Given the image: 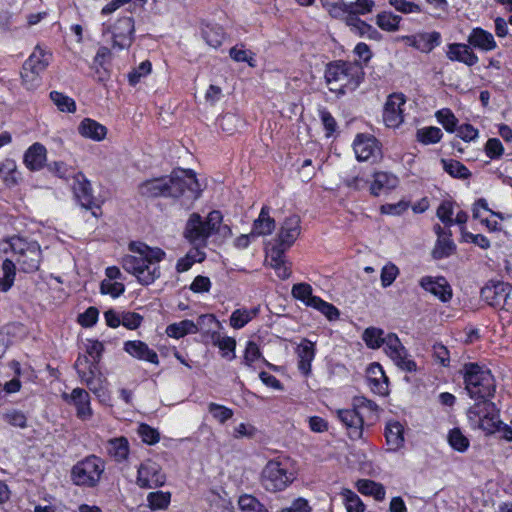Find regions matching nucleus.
<instances>
[{
    "label": "nucleus",
    "mask_w": 512,
    "mask_h": 512,
    "mask_svg": "<svg viewBox=\"0 0 512 512\" xmlns=\"http://www.w3.org/2000/svg\"><path fill=\"white\" fill-rule=\"evenodd\" d=\"M130 254L122 259L125 271L135 276L142 285H150L161 275L159 263L166 253L158 247H150L142 242L129 244Z\"/></svg>",
    "instance_id": "nucleus-1"
},
{
    "label": "nucleus",
    "mask_w": 512,
    "mask_h": 512,
    "mask_svg": "<svg viewBox=\"0 0 512 512\" xmlns=\"http://www.w3.org/2000/svg\"><path fill=\"white\" fill-rule=\"evenodd\" d=\"M362 339L371 349H378L384 345V351L387 356L401 370L406 372L416 371V363L410 358L406 348L402 345L396 334L389 333L384 336L382 329L369 327L363 332Z\"/></svg>",
    "instance_id": "nucleus-2"
},
{
    "label": "nucleus",
    "mask_w": 512,
    "mask_h": 512,
    "mask_svg": "<svg viewBox=\"0 0 512 512\" xmlns=\"http://www.w3.org/2000/svg\"><path fill=\"white\" fill-rule=\"evenodd\" d=\"M465 389L474 401L491 400L496 383L491 371L475 363L465 364L462 370Z\"/></svg>",
    "instance_id": "nucleus-3"
},
{
    "label": "nucleus",
    "mask_w": 512,
    "mask_h": 512,
    "mask_svg": "<svg viewBox=\"0 0 512 512\" xmlns=\"http://www.w3.org/2000/svg\"><path fill=\"white\" fill-rule=\"evenodd\" d=\"M363 70L357 63L336 61L325 71L326 83L332 92L343 94L345 89L354 90L361 82Z\"/></svg>",
    "instance_id": "nucleus-4"
},
{
    "label": "nucleus",
    "mask_w": 512,
    "mask_h": 512,
    "mask_svg": "<svg viewBox=\"0 0 512 512\" xmlns=\"http://www.w3.org/2000/svg\"><path fill=\"white\" fill-rule=\"evenodd\" d=\"M466 418L470 428L481 431L486 436L497 433L500 419V409L491 400L475 401L466 411Z\"/></svg>",
    "instance_id": "nucleus-5"
},
{
    "label": "nucleus",
    "mask_w": 512,
    "mask_h": 512,
    "mask_svg": "<svg viewBox=\"0 0 512 512\" xmlns=\"http://www.w3.org/2000/svg\"><path fill=\"white\" fill-rule=\"evenodd\" d=\"M222 222V214L219 211H211L204 221L198 213H193L187 220L184 237L193 246L204 247L209 236L217 231Z\"/></svg>",
    "instance_id": "nucleus-6"
},
{
    "label": "nucleus",
    "mask_w": 512,
    "mask_h": 512,
    "mask_svg": "<svg viewBox=\"0 0 512 512\" xmlns=\"http://www.w3.org/2000/svg\"><path fill=\"white\" fill-rule=\"evenodd\" d=\"M8 248L16 256V261L24 272L38 270L41 262V250L37 242H28L21 237H12L2 244L1 250L7 252Z\"/></svg>",
    "instance_id": "nucleus-7"
},
{
    "label": "nucleus",
    "mask_w": 512,
    "mask_h": 512,
    "mask_svg": "<svg viewBox=\"0 0 512 512\" xmlns=\"http://www.w3.org/2000/svg\"><path fill=\"white\" fill-rule=\"evenodd\" d=\"M166 179L172 180L167 187L171 190V193H167L168 197H183L186 202L192 203L200 196V185L192 170H175Z\"/></svg>",
    "instance_id": "nucleus-8"
},
{
    "label": "nucleus",
    "mask_w": 512,
    "mask_h": 512,
    "mask_svg": "<svg viewBox=\"0 0 512 512\" xmlns=\"http://www.w3.org/2000/svg\"><path fill=\"white\" fill-rule=\"evenodd\" d=\"M51 57V53L40 45L34 48L21 71L22 82L27 89H34L40 84V75L48 67Z\"/></svg>",
    "instance_id": "nucleus-9"
},
{
    "label": "nucleus",
    "mask_w": 512,
    "mask_h": 512,
    "mask_svg": "<svg viewBox=\"0 0 512 512\" xmlns=\"http://www.w3.org/2000/svg\"><path fill=\"white\" fill-rule=\"evenodd\" d=\"M105 467L96 456H89L78 462L72 469V479L76 485L95 486L100 480Z\"/></svg>",
    "instance_id": "nucleus-10"
},
{
    "label": "nucleus",
    "mask_w": 512,
    "mask_h": 512,
    "mask_svg": "<svg viewBox=\"0 0 512 512\" xmlns=\"http://www.w3.org/2000/svg\"><path fill=\"white\" fill-rule=\"evenodd\" d=\"M293 479V474L288 472L283 463L269 461L262 471L261 483L267 491L278 492L287 488Z\"/></svg>",
    "instance_id": "nucleus-11"
},
{
    "label": "nucleus",
    "mask_w": 512,
    "mask_h": 512,
    "mask_svg": "<svg viewBox=\"0 0 512 512\" xmlns=\"http://www.w3.org/2000/svg\"><path fill=\"white\" fill-rule=\"evenodd\" d=\"M482 299L490 306L512 312V286L505 282H489L481 290Z\"/></svg>",
    "instance_id": "nucleus-12"
},
{
    "label": "nucleus",
    "mask_w": 512,
    "mask_h": 512,
    "mask_svg": "<svg viewBox=\"0 0 512 512\" xmlns=\"http://www.w3.org/2000/svg\"><path fill=\"white\" fill-rule=\"evenodd\" d=\"M166 476L161 466L148 459L142 462L137 471L136 483L140 488H158L164 485Z\"/></svg>",
    "instance_id": "nucleus-13"
},
{
    "label": "nucleus",
    "mask_w": 512,
    "mask_h": 512,
    "mask_svg": "<svg viewBox=\"0 0 512 512\" xmlns=\"http://www.w3.org/2000/svg\"><path fill=\"white\" fill-rule=\"evenodd\" d=\"M353 150L358 161L377 162L382 157L378 140L369 134H358L353 142Z\"/></svg>",
    "instance_id": "nucleus-14"
},
{
    "label": "nucleus",
    "mask_w": 512,
    "mask_h": 512,
    "mask_svg": "<svg viewBox=\"0 0 512 512\" xmlns=\"http://www.w3.org/2000/svg\"><path fill=\"white\" fill-rule=\"evenodd\" d=\"M134 20L131 17H123L111 27L113 47L119 50L131 46L134 34Z\"/></svg>",
    "instance_id": "nucleus-15"
},
{
    "label": "nucleus",
    "mask_w": 512,
    "mask_h": 512,
    "mask_svg": "<svg viewBox=\"0 0 512 512\" xmlns=\"http://www.w3.org/2000/svg\"><path fill=\"white\" fill-rule=\"evenodd\" d=\"M406 103L402 93L391 94L384 106L383 120L388 127H398L404 119L403 106Z\"/></svg>",
    "instance_id": "nucleus-16"
},
{
    "label": "nucleus",
    "mask_w": 512,
    "mask_h": 512,
    "mask_svg": "<svg viewBox=\"0 0 512 512\" xmlns=\"http://www.w3.org/2000/svg\"><path fill=\"white\" fill-rule=\"evenodd\" d=\"M300 235V218L297 215L289 216L283 222L278 233V243L272 248L288 250Z\"/></svg>",
    "instance_id": "nucleus-17"
},
{
    "label": "nucleus",
    "mask_w": 512,
    "mask_h": 512,
    "mask_svg": "<svg viewBox=\"0 0 512 512\" xmlns=\"http://www.w3.org/2000/svg\"><path fill=\"white\" fill-rule=\"evenodd\" d=\"M407 45L424 53H429L435 47L439 46L441 42V35L439 32H421L414 35L402 36L400 38Z\"/></svg>",
    "instance_id": "nucleus-18"
},
{
    "label": "nucleus",
    "mask_w": 512,
    "mask_h": 512,
    "mask_svg": "<svg viewBox=\"0 0 512 512\" xmlns=\"http://www.w3.org/2000/svg\"><path fill=\"white\" fill-rule=\"evenodd\" d=\"M366 377L372 392L380 396L388 394V377L379 363L374 362L367 367Z\"/></svg>",
    "instance_id": "nucleus-19"
},
{
    "label": "nucleus",
    "mask_w": 512,
    "mask_h": 512,
    "mask_svg": "<svg viewBox=\"0 0 512 512\" xmlns=\"http://www.w3.org/2000/svg\"><path fill=\"white\" fill-rule=\"evenodd\" d=\"M339 420L348 429V434L351 439H359L363 434V417L360 412L353 409H340L337 411Z\"/></svg>",
    "instance_id": "nucleus-20"
},
{
    "label": "nucleus",
    "mask_w": 512,
    "mask_h": 512,
    "mask_svg": "<svg viewBox=\"0 0 512 512\" xmlns=\"http://www.w3.org/2000/svg\"><path fill=\"white\" fill-rule=\"evenodd\" d=\"M297 366L304 376H309L312 370V362L316 355L315 343L303 339L296 347Z\"/></svg>",
    "instance_id": "nucleus-21"
},
{
    "label": "nucleus",
    "mask_w": 512,
    "mask_h": 512,
    "mask_svg": "<svg viewBox=\"0 0 512 512\" xmlns=\"http://www.w3.org/2000/svg\"><path fill=\"white\" fill-rule=\"evenodd\" d=\"M63 398L72 403L76 407L77 416L82 420H88L92 416L90 406V396L87 391L82 388H75L71 394H63Z\"/></svg>",
    "instance_id": "nucleus-22"
},
{
    "label": "nucleus",
    "mask_w": 512,
    "mask_h": 512,
    "mask_svg": "<svg viewBox=\"0 0 512 512\" xmlns=\"http://www.w3.org/2000/svg\"><path fill=\"white\" fill-rule=\"evenodd\" d=\"M398 184L399 179L396 175L386 171H378L373 174V181L370 185V193L373 196H379L382 193L396 188Z\"/></svg>",
    "instance_id": "nucleus-23"
},
{
    "label": "nucleus",
    "mask_w": 512,
    "mask_h": 512,
    "mask_svg": "<svg viewBox=\"0 0 512 512\" xmlns=\"http://www.w3.org/2000/svg\"><path fill=\"white\" fill-rule=\"evenodd\" d=\"M468 43L484 52L493 51L497 48L493 34L480 27L472 29L468 36Z\"/></svg>",
    "instance_id": "nucleus-24"
},
{
    "label": "nucleus",
    "mask_w": 512,
    "mask_h": 512,
    "mask_svg": "<svg viewBox=\"0 0 512 512\" xmlns=\"http://www.w3.org/2000/svg\"><path fill=\"white\" fill-rule=\"evenodd\" d=\"M47 158V150L41 143L32 144L24 154V164L32 171L40 170Z\"/></svg>",
    "instance_id": "nucleus-25"
},
{
    "label": "nucleus",
    "mask_w": 512,
    "mask_h": 512,
    "mask_svg": "<svg viewBox=\"0 0 512 512\" xmlns=\"http://www.w3.org/2000/svg\"><path fill=\"white\" fill-rule=\"evenodd\" d=\"M171 181L166 179V177L147 180L140 184L139 192L142 196L146 197H168L167 193H171V190L167 187Z\"/></svg>",
    "instance_id": "nucleus-26"
},
{
    "label": "nucleus",
    "mask_w": 512,
    "mask_h": 512,
    "mask_svg": "<svg viewBox=\"0 0 512 512\" xmlns=\"http://www.w3.org/2000/svg\"><path fill=\"white\" fill-rule=\"evenodd\" d=\"M124 350L134 358L145 360L152 364H158V356L155 351L150 349L147 344L142 341H127L124 344Z\"/></svg>",
    "instance_id": "nucleus-27"
},
{
    "label": "nucleus",
    "mask_w": 512,
    "mask_h": 512,
    "mask_svg": "<svg viewBox=\"0 0 512 512\" xmlns=\"http://www.w3.org/2000/svg\"><path fill=\"white\" fill-rule=\"evenodd\" d=\"M79 134L93 141H102L107 135V128L91 118H84L78 126Z\"/></svg>",
    "instance_id": "nucleus-28"
},
{
    "label": "nucleus",
    "mask_w": 512,
    "mask_h": 512,
    "mask_svg": "<svg viewBox=\"0 0 512 512\" xmlns=\"http://www.w3.org/2000/svg\"><path fill=\"white\" fill-rule=\"evenodd\" d=\"M284 253L283 248H271L267 253L270 266L281 279H287L291 275V267L287 263Z\"/></svg>",
    "instance_id": "nucleus-29"
},
{
    "label": "nucleus",
    "mask_w": 512,
    "mask_h": 512,
    "mask_svg": "<svg viewBox=\"0 0 512 512\" xmlns=\"http://www.w3.org/2000/svg\"><path fill=\"white\" fill-rule=\"evenodd\" d=\"M275 220L270 216L268 206H263L258 218L254 221L251 235L265 236L271 234L275 229Z\"/></svg>",
    "instance_id": "nucleus-30"
},
{
    "label": "nucleus",
    "mask_w": 512,
    "mask_h": 512,
    "mask_svg": "<svg viewBox=\"0 0 512 512\" xmlns=\"http://www.w3.org/2000/svg\"><path fill=\"white\" fill-rule=\"evenodd\" d=\"M346 25L350 28V30L357 34L360 37H367L369 39H376L379 35L378 31L373 28L370 24L361 20L359 17L350 15L344 17Z\"/></svg>",
    "instance_id": "nucleus-31"
},
{
    "label": "nucleus",
    "mask_w": 512,
    "mask_h": 512,
    "mask_svg": "<svg viewBox=\"0 0 512 512\" xmlns=\"http://www.w3.org/2000/svg\"><path fill=\"white\" fill-rule=\"evenodd\" d=\"M450 60L473 66L479 61V58L466 44H450Z\"/></svg>",
    "instance_id": "nucleus-32"
},
{
    "label": "nucleus",
    "mask_w": 512,
    "mask_h": 512,
    "mask_svg": "<svg viewBox=\"0 0 512 512\" xmlns=\"http://www.w3.org/2000/svg\"><path fill=\"white\" fill-rule=\"evenodd\" d=\"M386 441L389 449L396 451L402 447L404 443L403 426L398 421H390L385 429Z\"/></svg>",
    "instance_id": "nucleus-33"
},
{
    "label": "nucleus",
    "mask_w": 512,
    "mask_h": 512,
    "mask_svg": "<svg viewBox=\"0 0 512 512\" xmlns=\"http://www.w3.org/2000/svg\"><path fill=\"white\" fill-rule=\"evenodd\" d=\"M0 178L8 187L15 186L19 182L21 173L17 169L15 160L7 158L0 163Z\"/></svg>",
    "instance_id": "nucleus-34"
},
{
    "label": "nucleus",
    "mask_w": 512,
    "mask_h": 512,
    "mask_svg": "<svg viewBox=\"0 0 512 512\" xmlns=\"http://www.w3.org/2000/svg\"><path fill=\"white\" fill-rule=\"evenodd\" d=\"M420 286L429 291L434 296L438 297L441 301H446V286L447 281L444 277H438L436 279L426 276L421 278Z\"/></svg>",
    "instance_id": "nucleus-35"
},
{
    "label": "nucleus",
    "mask_w": 512,
    "mask_h": 512,
    "mask_svg": "<svg viewBox=\"0 0 512 512\" xmlns=\"http://www.w3.org/2000/svg\"><path fill=\"white\" fill-rule=\"evenodd\" d=\"M198 332V324L192 320H182L180 322L172 323L167 326L166 334L172 338H182L188 334H195Z\"/></svg>",
    "instance_id": "nucleus-36"
},
{
    "label": "nucleus",
    "mask_w": 512,
    "mask_h": 512,
    "mask_svg": "<svg viewBox=\"0 0 512 512\" xmlns=\"http://www.w3.org/2000/svg\"><path fill=\"white\" fill-rule=\"evenodd\" d=\"M107 451L108 454L117 462L126 460L129 455L128 440L125 437H118L109 440L107 444Z\"/></svg>",
    "instance_id": "nucleus-37"
},
{
    "label": "nucleus",
    "mask_w": 512,
    "mask_h": 512,
    "mask_svg": "<svg viewBox=\"0 0 512 512\" xmlns=\"http://www.w3.org/2000/svg\"><path fill=\"white\" fill-rule=\"evenodd\" d=\"M73 189L82 206L89 207L92 200V188L83 174L79 173L76 176Z\"/></svg>",
    "instance_id": "nucleus-38"
},
{
    "label": "nucleus",
    "mask_w": 512,
    "mask_h": 512,
    "mask_svg": "<svg viewBox=\"0 0 512 512\" xmlns=\"http://www.w3.org/2000/svg\"><path fill=\"white\" fill-rule=\"evenodd\" d=\"M356 487L361 494L373 496L376 501L384 500L386 495L384 486L372 480H358Z\"/></svg>",
    "instance_id": "nucleus-39"
},
{
    "label": "nucleus",
    "mask_w": 512,
    "mask_h": 512,
    "mask_svg": "<svg viewBox=\"0 0 512 512\" xmlns=\"http://www.w3.org/2000/svg\"><path fill=\"white\" fill-rule=\"evenodd\" d=\"M213 345L217 346L222 352L223 357L232 360L236 357V340L229 336H222L218 332H213L211 335Z\"/></svg>",
    "instance_id": "nucleus-40"
},
{
    "label": "nucleus",
    "mask_w": 512,
    "mask_h": 512,
    "mask_svg": "<svg viewBox=\"0 0 512 512\" xmlns=\"http://www.w3.org/2000/svg\"><path fill=\"white\" fill-rule=\"evenodd\" d=\"M259 313V308L252 309L240 308L232 312L230 316V325L234 329H241L248 324Z\"/></svg>",
    "instance_id": "nucleus-41"
},
{
    "label": "nucleus",
    "mask_w": 512,
    "mask_h": 512,
    "mask_svg": "<svg viewBox=\"0 0 512 512\" xmlns=\"http://www.w3.org/2000/svg\"><path fill=\"white\" fill-rule=\"evenodd\" d=\"M456 118L450 113V133H454L456 137L465 142H470L478 137V130L470 124L456 125Z\"/></svg>",
    "instance_id": "nucleus-42"
},
{
    "label": "nucleus",
    "mask_w": 512,
    "mask_h": 512,
    "mask_svg": "<svg viewBox=\"0 0 512 512\" xmlns=\"http://www.w3.org/2000/svg\"><path fill=\"white\" fill-rule=\"evenodd\" d=\"M205 258V253L200 247L194 246L187 254L180 258L176 264V270L179 273L188 271L194 263L201 262Z\"/></svg>",
    "instance_id": "nucleus-43"
},
{
    "label": "nucleus",
    "mask_w": 512,
    "mask_h": 512,
    "mask_svg": "<svg viewBox=\"0 0 512 512\" xmlns=\"http://www.w3.org/2000/svg\"><path fill=\"white\" fill-rule=\"evenodd\" d=\"M77 373L85 384L87 379L96 377L99 373L97 363H90L87 356L79 357L75 363Z\"/></svg>",
    "instance_id": "nucleus-44"
},
{
    "label": "nucleus",
    "mask_w": 512,
    "mask_h": 512,
    "mask_svg": "<svg viewBox=\"0 0 512 512\" xmlns=\"http://www.w3.org/2000/svg\"><path fill=\"white\" fill-rule=\"evenodd\" d=\"M401 19L399 15L384 11L376 16V24L384 31L394 32L399 29Z\"/></svg>",
    "instance_id": "nucleus-45"
},
{
    "label": "nucleus",
    "mask_w": 512,
    "mask_h": 512,
    "mask_svg": "<svg viewBox=\"0 0 512 512\" xmlns=\"http://www.w3.org/2000/svg\"><path fill=\"white\" fill-rule=\"evenodd\" d=\"M375 3L373 0H356L355 2L346 3L345 16H356L365 15L373 10Z\"/></svg>",
    "instance_id": "nucleus-46"
},
{
    "label": "nucleus",
    "mask_w": 512,
    "mask_h": 512,
    "mask_svg": "<svg viewBox=\"0 0 512 512\" xmlns=\"http://www.w3.org/2000/svg\"><path fill=\"white\" fill-rule=\"evenodd\" d=\"M171 501V493L164 491L150 492L147 495L148 507L152 510H164Z\"/></svg>",
    "instance_id": "nucleus-47"
},
{
    "label": "nucleus",
    "mask_w": 512,
    "mask_h": 512,
    "mask_svg": "<svg viewBox=\"0 0 512 512\" xmlns=\"http://www.w3.org/2000/svg\"><path fill=\"white\" fill-rule=\"evenodd\" d=\"M434 231L437 234V242L432 251V256L435 259H440L447 255L448 237L444 228H442L439 224L434 226Z\"/></svg>",
    "instance_id": "nucleus-48"
},
{
    "label": "nucleus",
    "mask_w": 512,
    "mask_h": 512,
    "mask_svg": "<svg viewBox=\"0 0 512 512\" xmlns=\"http://www.w3.org/2000/svg\"><path fill=\"white\" fill-rule=\"evenodd\" d=\"M238 506L242 512H269L257 498L250 494L240 496Z\"/></svg>",
    "instance_id": "nucleus-49"
},
{
    "label": "nucleus",
    "mask_w": 512,
    "mask_h": 512,
    "mask_svg": "<svg viewBox=\"0 0 512 512\" xmlns=\"http://www.w3.org/2000/svg\"><path fill=\"white\" fill-rule=\"evenodd\" d=\"M341 494L344 498L347 512H364L365 505L356 493L352 490L344 489Z\"/></svg>",
    "instance_id": "nucleus-50"
},
{
    "label": "nucleus",
    "mask_w": 512,
    "mask_h": 512,
    "mask_svg": "<svg viewBox=\"0 0 512 512\" xmlns=\"http://www.w3.org/2000/svg\"><path fill=\"white\" fill-rule=\"evenodd\" d=\"M3 278L0 280V288L2 291H8L15 280V264L13 261L6 259L2 264Z\"/></svg>",
    "instance_id": "nucleus-51"
},
{
    "label": "nucleus",
    "mask_w": 512,
    "mask_h": 512,
    "mask_svg": "<svg viewBox=\"0 0 512 512\" xmlns=\"http://www.w3.org/2000/svg\"><path fill=\"white\" fill-rule=\"evenodd\" d=\"M50 98L53 101V103L57 106V108L62 112L72 113L76 110L75 101L72 98H70L60 92H57V91L51 92Z\"/></svg>",
    "instance_id": "nucleus-52"
},
{
    "label": "nucleus",
    "mask_w": 512,
    "mask_h": 512,
    "mask_svg": "<svg viewBox=\"0 0 512 512\" xmlns=\"http://www.w3.org/2000/svg\"><path fill=\"white\" fill-rule=\"evenodd\" d=\"M322 7L327 10L331 17L343 19L345 16L346 2L343 0H320Z\"/></svg>",
    "instance_id": "nucleus-53"
},
{
    "label": "nucleus",
    "mask_w": 512,
    "mask_h": 512,
    "mask_svg": "<svg viewBox=\"0 0 512 512\" xmlns=\"http://www.w3.org/2000/svg\"><path fill=\"white\" fill-rule=\"evenodd\" d=\"M399 274V268L393 262H387L381 269V286L383 288L391 286Z\"/></svg>",
    "instance_id": "nucleus-54"
},
{
    "label": "nucleus",
    "mask_w": 512,
    "mask_h": 512,
    "mask_svg": "<svg viewBox=\"0 0 512 512\" xmlns=\"http://www.w3.org/2000/svg\"><path fill=\"white\" fill-rule=\"evenodd\" d=\"M292 295L297 300L304 302L307 306L312 307V299L318 298L312 295V287L307 283L295 284L292 287Z\"/></svg>",
    "instance_id": "nucleus-55"
},
{
    "label": "nucleus",
    "mask_w": 512,
    "mask_h": 512,
    "mask_svg": "<svg viewBox=\"0 0 512 512\" xmlns=\"http://www.w3.org/2000/svg\"><path fill=\"white\" fill-rule=\"evenodd\" d=\"M442 136V131L437 127H425L417 131V139L423 144L437 143Z\"/></svg>",
    "instance_id": "nucleus-56"
},
{
    "label": "nucleus",
    "mask_w": 512,
    "mask_h": 512,
    "mask_svg": "<svg viewBox=\"0 0 512 512\" xmlns=\"http://www.w3.org/2000/svg\"><path fill=\"white\" fill-rule=\"evenodd\" d=\"M2 418L6 423L14 427L25 428L27 426L26 415L22 411L17 409L6 410L2 414Z\"/></svg>",
    "instance_id": "nucleus-57"
},
{
    "label": "nucleus",
    "mask_w": 512,
    "mask_h": 512,
    "mask_svg": "<svg viewBox=\"0 0 512 512\" xmlns=\"http://www.w3.org/2000/svg\"><path fill=\"white\" fill-rule=\"evenodd\" d=\"M312 307L324 314L329 320H335L339 317L338 309L332 304L319 298L312 299Z\"/></svg>",
    "instance_id": "nucleus-58"
},
{
    "label": "nucleus",
    "mask_w": 512,
    "mask_h": 512,
    "mask_svg": "<svg viewBox=\"0 0 512 512\" xmlns=\"http://www.w3.org/2000/svg\"><path fill=\"white\" fill-rule=\"evenodd\" d=\"M219 125L223 131L233 134L242 125V121L238 115L227 113L219 119Z\"/></svg>",
    "instance_id": "nucleus-59"
},
{
    "label": "nucleus",
    "mask_w": 512,
    "mask_h": 512,
    "mask_svg": "<svg viewBox=\"0 0 512 512\" xmlns=\"http://www.w3.org/2000/svg\"><path fill=\"white\" fill-rule=\"evenodd\" d=\"M450 446L458 452H465L469 446V439L460 431V429H453L450 431Z\"/></svg>",
    "instance_id": "nucleus-60"
},
{
    "label": "nucleus",
    "mask_w": 512,
    "mask_h": 512,
    "mask_svg": "<svg viewBox=\"0 0 512 512\" xmlns=\"http://www.w3.org/2000/svg\"><path fill=\"white\" fill-rule=\"evenodd\" d=\"M208 411L211 413L213 418L221 424L225 423L233 416L232 409L214 402L208 404Z\"/></svg>",
    "instance_id": "nucleus-61"
},
{
    "label": "nucleus",
    "mask_w": 512,
    "mask_h": 512,
    "mask_svg": "<svg viewBox=\"0 0 512 512\" xmlns=\"http://www.w3.org/2000/svg\"><path fill=\"white\" fill-rule=\"evenodd\" d=\"M203 36L206 43L213 48L221 46L224 40V33L220 27H207L203 32Z\"/></svg>",
    "instance_id": "nucleus-62"
},
{
    "label": "nucleus",
    "mask_w": 512,
    "mask_h": 512,
    "mask_svg": "<svg viewBox=\"0 0 512 512\" xmlns=\"http://www.w3.org/2000/svg\"><path fill=\"white\" fill-rule=\"evenodd\" d=\"M461 239L463 242L473 243L482 249H488L490 247V241L487 237L482 234H473L464 229H461Z\"/></svg>",
    "instance_id": "nucleus-63"
},
{
    "label": "nucleus",
    "mask_w": 512,
    "mask_h": 512,
    "mask_svg": "<svg viewBox=\"0 0 512 512\" xmlns=\"http://www.w3.org/2000/svg\"><path fill=\"white\" fill-rule=\"evenodd\" d=\"M138 434L142 441L149 445L156 444L160 439L159 432L147 424H141L139 426Z\"/></svg>",
    "instance_id": "nucleus-64"
}]
</instances>
